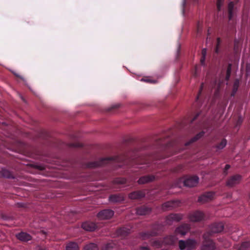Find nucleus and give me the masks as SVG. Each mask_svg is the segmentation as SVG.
I'll return each mask as SVG.
<instances>
[{
  "instance_id": "nucleus-44",
  "label": "nucleus",
  "mask_w": 250,
  "mask_h": 250,
  "mask_svg": "<svg viewBox=\"0 0 250 250\" xmlns=\"http://www.w3.org/2000/svg\"><path fill=\"white\" fill-rule=\"evenodd\" d=\"M230 75L231 74L226 73V80L227 81H228L230 77Z\"/></svg>"
},
{
  "instance_id": "nucleus-12",
  "label": "nucleus",
  "mask_w": 250,
  "mask_h": 250,
  "mask_svg": "<svg viewBox=\"0 0 250 250\" xmlns=\"http://www.w3.org/2000/svg\"><path fill=\"white\" fill-rule=\"evenodd\" d=\"M190 229L189 225L188 224H183L176 229L175 233L176 235L180 234L184 236L189 231Z\"/></svg>"
},
{
  "instance_id": "nucleus-4",
  "label": "nucleus",
  "mask_w": 250,
  "mask_h": 250,
  "mask_svg": "<svg viewBox=\"0 0 250 250\" xmlns=\"http://www.w3.org/2000/svg\"><path fill=\"white\" fill-rule=\"evenodd\" d=\"M204 242L202 247V250H214L215 249V243L210 240L206 234L203 235Z\"/></svg>"
},
{
  "instance_id": "nucleus-20",
  "label": "nucleus",
  "mask_w": 250,
  "mask_h": 250,
  "mask_svg": "<svg viewBox=\"0 0 250 250\" xmlns=\"http://www.w3.org/2000/svg\"><path fill=\"white\" fill-rule=\"evenodd\" d=\"M124 200V197L121 194H111L109 197L110 202L116 203H120Z\"/></svg>"
},
{
  "instance_id": "nucleus-25",
  "label": "nucleus",
  "mask_w": 250,
  "mask_h": 250,
  "mask_svg": "<svg viewBox=\"0 0 250 250\" xmlns=\"http://www.w3.org/2000/svg\"><path fill=\"white\" fill-rule=\"evenodd\" d=\"M126 180L124 178H117L115 179L113 183L114 185H122L126 184Z\"/></svg>"
},
{
  "instance_id": "nucleus-24",
  "label": "nucleus",
  "mask_w": 250,
  "mask_h": 250,
  "mask_svg": "<svg viewBox=\"0 0 250 250\" xmlns=\"http://www.w3.org/2000/svg\"><path fill=\"white\" fill-rule=\"evenodd\" d=\"M66 250H79V247L77 243L70 242L66 245Z\"/></svg>"
},
{
  "instance_id": "nucleus-35",
  "label": "nucleus",
  "mask_w": 250,
  "mask_h": 250,
  "mask_svg": "<svg viewBox=\"0 0 250 250\" xmlns=\"http://www.w3.org/2000/svg\"><path fill=\"white\" fill-rule=\"evenodd\" d=\"M204 88V83H202L200 86V90H199V93L196 98V101H198L199 99V97H200V95L201 94V93H202V90Z\"/></svg>"
},
{
  "instance_id": "nucleus-16",
  "label": "nucleus",
  "mask_w": 250,
  "mask_h": 250,
  "mask_svg": "<svg viewBox=\"0 0 250 250\" xmlns=\"http://www.w3.org/2000/svg\"><path fill=\"white\" fill-rule=\"evenodd\" d=\"M178 238L175 235H170L163 238L164 245H174Z\"/></svg>"
},
{
  "instance_id": "nucleus-32",
  "label": "nucleus",
  "mask_w": 250,
  "mask_h": 250,
  "mask_svg": "<svg viewBox=\"0 0 250 250\" xmlns=\"http://www.w3.org/2000/svg\"><path fill=\"white\" fill-rule=\"evenodd\" d=\"M221 43V40L220 38H219V37L217 38L216 45V46L214 49V52L216 54H218L219 52V48H220V46Z\"/></svg>"
},
{
  "instance_id": "nucleus-9",
  "label": "nucleus",
  "mask_w": 250,
  "mask_h": 250,
  "mask_svg": "<svg viewBox=\"0 0 250 250\" xmlns=\"http://www.w3.org/2000/svg\"><path fill=\"white\" fill-rule=\"evenodd\" d=\"M214 194V192L212 191L204 193L199 197L198 201L201 203L209 202L213 199Z\"/></svg>"
},
{
  "instance_id": "nucleus-7",
  "label": "nucleus",
  "mask_w": 250,
  "mask_h": 250,
  "mask_svg": "<svg viewBox=\"0 0 250 250\" xmlns=\"http://www.w3.org/2000/svg\"><path fill=\"white\" fill-rule=\"evenodd\" d=\"M205 217L203 212L196 210L190 213L188 216V218L191 222H199L202 220Z\"/></svg>"
},
{
  "instance_id": "nucleus-47",
  "label": "nucleus",
  "mask_w": 250,
  "mask_h": 250,
  "mask_svg": "<svg viewBox=\"0 0 250 250\" xmlns=\"http://www.w3.org/2000/svg\"><path fill=\"white\" fill-rule=\"evenodd\" d=\"M242 122V120L241 119V117H239L237 121V124H241Z\"/></svg>"
},
{
  "instance_id": "nucleus-34",
  "label": "nucleus",
  "mask_w": 250,
  "mask_h": 250,
  "mask_svg": "<svg viewBox=\"0 0 250 250\" xmlns=\"http://www.w3.org/2000/svg\"><path fill=\"white\" fill-rule=\"evenodd\" d=\"M224 0H217V8L218 11L221 10V7L223 4Z\"/></svg>"
},
{
  "instance_id": "nucleus-23",
  "label": "nucleus",
  "mask_w": 250,
  "mask_h": 250,
  "mask_svg": "<svg viewBox=\"0 0 250 250\" xmlns=\"http://www.w3.org/2000/svg\"><path fill=\"white\" fill-rule=\"evenodd\" d=\"M0 176L7 178H14L12 173L10 171L5 169H3L0 171Z\"/></svg>"
},
{
  "instance_id": "nucleus-10",
  "label": "nucleus",
  "mask_w": 250,
  "mask_h": 250,
  "mask_svg": "<svg viewBox=\"0 0 250 250\" xmlns=\"http://www.w3.org/2000/svg\"><path fill=\"white\" fill-rule=\"evenodd\" d=\"M114 211L110 209H105L100 211L98 214V217L100 219H109L114 215Z\"/></svg>"
},
{
  "instance_id": "nucleus-11",
  "label": "nucleus",
  "mask_w": 250,
  "mask_h": 250,
  "mask_svg": "<svg viewBox=\"0 0 250 250\" xmlns=\"http://www.w3.org/2000/svg\"><path fill=\"white\" fill-rule=\"evenodd\" d=\"M181 202L179 200H173L167 202L162 205V209L163 210H167L172 209L178 207Z\"/></svg>"
},
{
  "instance_id": "nucleus-52",
  "label": "nucleus",
  "mask_w": 250,
  "mask_h": 250,
  "mask_svg": "<svg viewBox=\"0 0 250 250\" xmlns=\"http://www.w3.org/2000/svg\"><path fill=\"white\" fill-rule=\"evenodd\" d=\"M249 66H248V65H247V70H248V69H249Z\"/></svg>"
},
{
  "instance_id": "nucleus-26",
  "label": "nucleus",
  "mask_w": 250,
  "mask_h": 250,
  "mask_svg": "<svg viewBox=\"0 0 250 250\" xmlns=\"http://www.w3.org/2000/svg\"><path fill=\"white\" fill-rule=\"evenodd\" d=\"M239 86V82L238 80H236L233 83L232 90L231 93V96L232 97H234L238 89V87Z\"/></svg>"
},
{
  "instance_id": "nucleus-6",
  "label": "nucleus",
  "mask_w": 250,
  "mask_h": 250,
  "mask_svg": "<svg viewBox=\"0 0 250 250\" xmlns=\"http://www.w3.org/2000/svg\"><path fill=\"white\" fill-rule=\"evenodd\" d=\"M183 215L179 213H171L168 215L166 220L167 225H171L173 222H178L183 219Z\"/></svg>"
},
{
  "instance_id": "nucleus-40",
  "label": "nucleus",
  "mask_w": 250,
  "mask_h": 250,
  "mask_svg": "<svg viewBox=\"0 0 250 250\" xmlns=\"http://www.w3.org/2000/svg\"><path fill=\"white\" fill-rule=\"evenodd\" d=\"M13 74L17 78H19L21 79V80L24 81V78L22 76L19 75L18 74H17L15 72H13Z\"/></svg>"
},
{
  "instance_id": "nucleus-21",
  "label": "nucleus",
  "mask_w": 250,
  "mask_h": 250,
  "mask_svg": "<svg viewBox=\"0 0 250 250\" xmlns=\"http://www.w3.org/2000/svg\"><path fill=\"white\" fill-rule=\"evenodd\" d=\"M235 15V8L233 1L230 2L228 4V18L229 21L232 20Z\"/></svg>"
},
{
  "instance_id": "nucleus-51",
  "label": "nucleus",
  "mask_w": 250,
  "mask_h": 250,
  "mask_svg": "<svg viewBox=\"0 0 250 250\" xmlns=\"http://www.w3.org/2000/svg\"><path fill=\"white\" fill-rule=\"evenodd\" d=\"M18 205L19 206V207H23V204L22 203H18Z\"/></svg>"
},
{
  "instance_id": "nucleus-36",
  "label": "nucleus",
  "mask_w": 250,
  "mask_h": 250,
  "mask_svg": "<svg viewBox=\"0 0 250 250\" xmlns=\"http://www.w3.org/2000/svg\"><path fill=\"white\" fill-rule=\"evenodd\" d=\"M230 167V166L229 165H226L225 167V168L223 170V173L225 175H227L228 174V170Z\"/></svg>"
},
{
  "instance_id": "nucleus-49",
  "label": "nucleus",
  "mask_w": 250,
  "mask_h": 250,
  "mask_svg": "<svg viewBox=\"0 0 250 250\" xmlns=\"http://www.w3.org/2000/svg\"><path fill=\"white\" fill-rule=\"evenodd\" d=\"M186 0H183V7H185V6L186 5Z\"/></svg>"
},
{
  "instance_id": "nucleus-27",
  "label": "nucleus",
  "mask_w": 250,
  "mask_h": 250,
  "mask_svg": "<svg viewBox=\"0 0 250 250\" xmlns=\"http://www.w3.org/2000/svg\"><path fill=\"white\" fill-rule=\"evenodd\" d=\"M250 248V242H244L242 243L240 247L238 248V250H249Z\"/></svg>"
},
{
  "instance_id": "nucleus-45",
  "label": "nucleus",
  "mask_w": 250,
  "mask_h": 250,
  "mask_svg": "<svg viewBox=\"0 0 250 250\" xmlns=\"http://www.w3.org/2000/svg\"><path fill=\"white\" fill-rule=\"evenodd\" d=\"M205 59H206V57H204L203 56H202V57L201 58V62L202 64H203L205 62Z\"/></svg>"
},
{
  "instance_id": "nucleus-48",
  "label": "nucleus",
  "mask_w": 250,
  "mask_h": 250,
  "mask_svg": "<svg viewBox=\"0 0 250 250\" xmlns=\"http://www.w3.org/2000/svg\"><path fill=\"white\" fill-rule=\"evenodd\" d=\"M144 81H145V82H149V83H153V81H151V80H149V79H146V80H144Z\"/></svg>"
},
{
  "instance_id": "nucleus-5",
  "label": "nucleus",
  "mask_w": 250,
  "mask_h": 250,
  "mask_svg": "<svg viewBox=\"0 0 250 250\" xmlns=\"http://www.w3.org/2000/svg\"><path fill=\"white\" fill-rule=\"evenodd\" d=\"M242 180V176L239 174H236L229 178L226 182V186L231 188L240 183Z\"/></svg>"
},
{
  "instance_id": "nucleus-38",
  "label": "nucleus",
  "mask_w": 250,
  "mask_h": 250,
  "mask_svg": "<svg viewBox=\"0 0 250 250\" xmlns=\"http://www.w3.org/2000/svg\"><path fill=\"white\" fill-rule=\"evenodd\" d=\"M120 104H115L113 106H112L110 109H109V111H111L112 110V109H115V108H118L119 106H120Z\"/></svg>"
},
{
  "instance_id": "nucleus-17",
  "label": "nucleus",
  "mask_w": 250,
  "mask_h": 250,
  "mask_svg": "<svg viewBox=\"0 0 250 250\" xmlns=\"http://www.w3.org/2000/svg\"><path fill=\"white\" fill-rule=\"evenodd\" d=\"M151 211V208L146 206H142L136 208L138 215H145L149 214Z\"/></svg>"
},
{
  "instance_id": "nucleus-15",
  "label": "nucleus",
  "mask_w": 250,
  "mask_h": 250,
  "mask_svg": "<svg viewBox=\"0 0 250 250\" xmlns=\"http://www.w3.org/2000/svg\"><path fill=\"white\" fill-rule=\"evenodd\" d=\"M17 238L21 241L27 242L32 240V236L28 233L25 232H21L16 235Z\"/></svg>"
},
{
  "instance_id": "nucleus-39",
  "label": "nucleus",
  "mask_w": 250,
  "mask_h": 250,
  "mask_svg": "<svg viewBox=\"0 0 250 250\" xmlns=\"http://www.w3.org/2000/svg\"><path fill=\"white\" fill-rule=\"evenodd\" d=\"M207 54V50L206 48H204L202 50V56H203L204 57H206Z\"/></svg>"
},
{
  "instance_id": "nucleus-46",
  "label": "nucleus",
  "mask_w": 250,
  "mask_h": 250,
  "mask_svg": "<svg viewBox=\"0 0 250 250\" xmlns=\"http://www.w3.org/2000/svg\"><path fill=\"white\" fill-rule=\"evenodd\" d=\"M1 217L4 220H8L9 219V218L7 216H6L5 215H1Z\"/></svg>"
},
{
  "instance_id": "nucleus-50",
  "label": "nucleus",
  "mask_w": 250,
  "mask_h": 250,
  "mask_svg": "<svg viewBox=\"0 0 250 250\" xmlns=\"http://www.w3.org/2000/svg\"><path fill=\"white\" fill-rule=\"evenodd\" d=\"M146 167H148V166H143V167H139L138 168H140V169H142V168H145Z\"/></svg>"
},
{
  "instance_id": "nucleus-41",
  "label": "nucleus",
  "mask_w": 250,
  "mask_h": 250,
  "mask_svg": "<svg viewBox=\"0 0 250 250\" xmlns=\"http://www.w3.org/2000/svg\"><path fill=\"white\" fill-rule=\"evenodd\" d=\"M70 146H72V147H81V146H82L79 144H71L70 145Z\"/></svg>"
},
{
  "instance_id": "nucleus-28",
  "label": "nucleus",
  "mask_w": 250,
  "mask_h": 250,
  "mask_svg": "<svg viewBox=\"0 0 250 250\" xmlns=\"http://www.w3.org/2000/svg\"><path fill=\"white\" fill-rule=\"evenodd\" d=\"M163 245H164V244L163 240H156L152 242V246L156 248H160L162 247Z\"/></svg>"
},
{
  "instance_id": "nucleus-19",
  "label": "nucleus",
  "mask_w": 250,
  "mask_h": 250,
  "mask_svg": "<svg viewBox=\"0 0 250 250\" xmlns=\"http://www.w3.org/2000/svg\"><path fill=\"white\" fill-rule=\"evenodd\" d=\"M82 227L85 230L92 231L96 229L97 225L92 222L87 221L82 224Z\"/></svg>"
},
{
  "instance_id": "nucleus-13",
  "label": "nucleus",
  "mask_w": 250,
  "mask_h": 250,
  "mask_svg": "<svg viewBox=\"0 0 250 250\" xmlns=\"http://www.w3.org/2000/svg\"><path fill=\"white\" fill-rule=\"evenodd\" d=\"M158 226L154 225L153 227V230L150 231H146L142 232L141 233V237L143 239H146L149 238L150 237L155 236L158 234Z\"/></svg>"
},
{
  "instance_id": "nucleus-2",
  "label": "nucleus",
  "mask_w": 250,
  "mask_h": 250,
  "mask_svg": "<svg viewBox=\"0 0 250 250\" xmlns=\"http://www.w3.org/2000/svg\"><path fill=\"white\" fill-rule=\"evenodd\" d=\"M179 247L180 250H184L187 249L188 250L195 249L196 247L197 242L192 239H188L187 240H179Z\"/></svg>"
},
{
  "instance_id": "nucleus-33",
  "label": "nucleus",
  "mask_w": 250,
  "mask_h": 250,
  "mask_svg": "<svg viewBox=\"0 0 250 250\" xmlns=\"http://www.w3.org/2000/svg\"><path fill=\"white\" fill-rule=\"evenodd\" d=\"M227 145V141L225 139H223L221 142L218 144L216 147L219 149H223L224 147L226 146Z\"/></svg>"
},
{
  "instance_id": "nucleus-14",
  "label": "nucleus",
  "mask_w": 250,
  "mask_h": 250,
  "mask_svg": "<svg viewBox=\"0 0 250 250\" xmlns=\"http://www.w3.org/2000/svg\"><path fill=\"white\" fill-rule=\"evenodd\" d=\"M155 179V176L153 175H148L141 177L137 182L139 184H145L153 182Z\"/></svg>"
},
{
  "instance_id": "nucleus-29",
  "label": "nucleus",
  "mask_w": 250,
  "mask_h": 250,
  "mask_svg": "<svg viewBox=\"0 0 250 250\" xmlns=\"http://www.w3.org/2000/svg\"><path fill=\"white\" fill-rule=\"evenodd\" d=\"M118 234L123 236L127 235L130 232V230L126 228H121L118 230Z\"/></svg>"
},
{
  "instance_id": "nucleus-30",
  "label": "nucleus",
  "mask_w": 250,
  "mask_h": 250,
  "mask_svg": "<svg viewBox=\"0 0 250 250\" xmlns=\"http://www.w3.org/2000/svg\"><path fill=\"white\" fill-rule=\"evenodd\" d=\"M97 245L94 243H90L84 247V250H98Z\"/></svg>"
},
{
  "instance_id": "nucleus-43",
  "label": "nucleus",
  "mask_w": 250,
  "mask_h": 250,
  "mask_svg": "<svg viewBox=\"0 0 250 250\" xmlns=\"http://www.w3.org/2000/svg\"><path fill=\"white\" fill-rule=\"evenodd\" d=\"M200 115V113H197L195 116L193 118V119L192 120L191 122H193L194 121H195V120H196V119H197V118L198 117V116H199Z\"/></svg>"
},
{
  "instance_id": "nucleus-18",
  "label": "nucleus",
  "mask_w": 250,
  "mask_h": 250,
  "mask_svg": "<svg viewBox=\"0 0 250 250\" xmlns=\"http://www.w3.org/2000/svg\"><path fill=\"white\" fill-rule=\"evenodd\" d=\"M145 192L143 190H138L130 193L128 197L131 199H140L145 196Z\"/></svg>"
},
{
  "instance_id": "nucleus-37",
  "label": "nucleus",
  "mask_w": 250,
  "mask_h": 250,
  "mask_svg": "<svg viewBox=\"0 0 250 250\" xmlns=\"http://www.w3.org/2000/svg\"><path fill=\"white\" fill-rule=\"evenodd\" d=\"M231 66H232V65H231V63H229L228 64V67H227V73H226L231 74Z\"/></svg>"
},
{
  "instance_id": "nucleus-42",
  "label": "nucleus",
  "mask_w": 250,
  "mask_h": 250,
  "mask_svg": "<svg viewBox=\"0 0 250 250\" xmlns=\"http://www.w3.org/2000/svg\"><path fill=\"white\" fill-rule=\"evenodd\" d=\"M140 250H150V249L147 247H141Z\"/></svg>"
},
{
  "instance_id": "nucleus-3",
  "label": "nucleus",
  "mask_w": 250,
  "mask_h": 250,
  "mask_svg": "<svg viewBox=\"0 0 250 250\" xmlns=\"http://www.w3.org/2000/svg\"><path fill=\"white\" fill-rule=\"evenodd\" d=\"M224 225L222 223H215L210 226L208 231L206 233L207 236H209L213 233H219L224 229Z\"/></svg>"
},
{
  "instance_id": "nucleus-22",
  "label": "nucleus",
  "mask_w": 250,
  "mask_h": 250,
  "mask_svg": "<svg viewBox=\"0 0 250 250\" xmlns=\"http://www.w3.org/2000/svg\"><path fill=\"white\" fill-rule=\"evenodd\" d=\"M204 134H205V132L203 131L199 132L195 136H194V137L191 138L189 142L186 143V146H188L190 144L193 143V142H196L198 139H199L200 138L203 137L204 136Z\"/></svg>"
},
{
  "instance_id": "nucleus-1",
  "label": "nucleus",
  "mask_w": 250,
  "mask_h": 250,
  "mask_svg": "<svg viewBox=\"0 0 250 250\" xmlns=\"http://www.w3.org/2000/svg\"><path fill=\"white\" fill-rule=\"evenodd\" d=\"M149 156H139L135 158L129 159L124 155L106 157L99 160L89 162L86 164L88 168H96L106 165H111L114 167L118 168L124 165L133 167L135 165H147L150 161Z\"/></svg>"
},
{
  "instance_id": "nucleus-31",
  "label": "nucleus",
  "mask_w": 250,
  "mask_h": 250,
  "mask_svg": "<svg viewBox=\"0 0 250 250\" xmlns=\"http://www.w3.org/2000/svg\"><path fill=\"white\" fill-rule=\"evenodd\" d=\"M114 246L113 243H107L103 248V250H115Z\"/></svg>"
},
{
  "instance_id": "nucleus-8",
  "label": "nucleus",
  "mask_w": 250,
  "mask_h": 250,
  "mask_svg": "<svg viewBox=\"0 0 250 250\" xmlns=\"http://www.w3.org/2000/svg\"><path fill=\"white\" fill-rule=\"evenodd\" d=\"M199 182V178L197 176L193 175L187 178L184 182V185L188 187L196 186Z\"/></svg>"
}]
</instances>
